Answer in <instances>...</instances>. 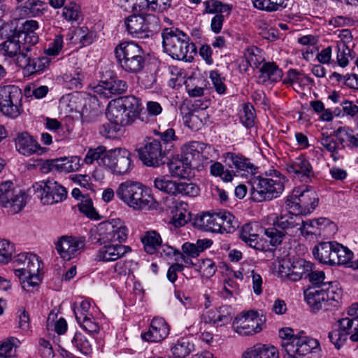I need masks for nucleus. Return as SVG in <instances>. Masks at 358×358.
Wrapping results in <instances>:
<instances>
[{
    "label": "nucleus",
    "mask_w": 358,
    "mask_h": 358,
    "mask_svg": "<svg viewBox=\"0 0 358 358\" xmlns=\"http://www.w3.org/2000/svg\"><path fill=\"white\" fill-rule=\"evenodd\" d=\"M27 266H22L14 269L15 275L22 279L26 275H37L40 263L36 255L30 254L27 261Z\"/></svg>",
    "instance_id": "58836bf2"
},
{
    "label": "nucleus",
    "mask_w": 358,
    "mask_h": 358,
    "mask_svg": "<svg viewBox=\"0 0 358 358\" xmlns=\"http://www.w3.org/2000/svg\"><path fill=\"white\" fill-rule=\"evenodd\" d=\"M231 9V5L223 4L218 0H208L205 2V10L207 13H215L216 15L224 13H229Z\"/></svg>",
    "instance_id": "3c124183"
},
{
    "label": "nucleus",
    "mask_w": 358,
    "mask_h": 358,
    "mask_svg": "<svg viewBox=\"0 0 358 358\" xmlns=\"http://www.w3.org/2000/svg\"><path fill=\"white\" fill-rule=\"evenodd\" d=\"M240 293L239 285L233 279L229 278L224 282V288L222 292V296L229 299Z\"/></svg>",
    "instance_id": "338daca9"
},
{
    "label": "nucleus",
    "mask_w": 358,
    "mask_h": 358,
    "mask_svg": "<svg viewBox=\"0 0 358 358\" xmlns=\"http://www.w3.org/2000/svg\"><path fill=\"white\" fill-rule=\"evenodd\" d=\"M38 29V22L34 20H26L21 24L17 35L23 41V49H26V52L31 51L32 47L38 43L39 37L36 33Z\"/></svg>",
    "instance_id": "2eb2a0df"
},
{
    "label": "nucleus",
    "mask_w": 358,
    "mask_h": 358,
    "mask_svg": "<svg viewBox=\"0 0 358 358\" xmlns=\"http://www.w3.org/2000/svg\"><path fill=\"white\" fill-rule=\"evenodd\" d=\"M85 244L74 238L62 236L56 243L55 248L60 257L70 260L80 253Z\"/></svg>",
    "instance_id": "a211bd4d"
},
{
    "label": "nucleus",
    "mask_w": 358,
    "mask_h": 358,
    "mask_svg": "<svg viewBox=\"0 0 358 358\" xmlns=\"http://www.w3.org/2000/svg\"><path fill=\"white\" fill-rule=\"evenodd\" d=\"M241 122L247 127L250 128L254 125L255 114L254 108L250 104H245L243 112L240 115Z\"/></svg>",
    "instance_id": "69168bd1"
},
{
    "label": "nucleus",
    "mask_w": 358,
    "mask_h": 358,
    "mask_svg": "<svg viewBox=\"0 0 358 358\" xmlns=\"http://www.w3.org/2000/svg\"><path fill=\"white\" fill-rule=\"evenodd\" d=\"M141 241L145 252L150 255L157 252L162 242L160 235L156 231H146L141 237Z\"/></svg>",
    "instance_id": "e433bc0d"
},
{
    "label": "nucleus",
    "mask_w": 358,
    "mask_h": 358,
    "mask_svg": "<svg viewBox=\"0 0 358 358\" xmlns=\"http://www.w3.org/2000/svg\"><path fill=\"white\" fill-rule=\"evenodd\" d=\"M33 187L36 196L45 205L61 202L67 196L66 188L52 180L36 183Z\"/></svg>",
    "instance_id": "f8f14e48"
},
{
    "label": "nucleus",
    "mask_w": 358,
    "mask_h": 358,
    "mask_svg": "<svg viewBox=\"0 0 358 358\" xmlns=\"http://www.w3.org/2000/svg\"><path fill=\"white\" fill-rule=\"evenodd\" d=\"M106 117L110 122L121 127L130 125L135 121L131 114L114 100L109 102Z\"/></svg>",
    "instance_id": "4be33fe9"
},
{
    "label": "nucleus",
    "mask_w": 358,
    "mask_h": 358,
    "mask_svg": "<svg viewBox=\"0 0 358 358\" xmlns=\"http://www.w3.org/2000/svg\"><path fill=\"white\" fill-rule=\"evenodd\" d=\"M319 199L316 192L306 188L303 191L294 190L292 195L286 200V207L299 214H308L317 206Z\"/></svg>",
    "instance_id": "9d476101"
},
{
    "label": "nucleus",
    "mask_w": 358,
    "mask_h": 358,
    "mask_svg": "<svg viewBox=\"0 0 358 358\" xmlns=\"http://www.w3.org/2000/svg\"><path fill=\"white\" fill-rule=\"evenodd\" d=\"M117 63L126 72L137 74L145 68L147 62L142 48L134 42H122L115 48Z\"/></svg>",
    "instance_id": "39448f33"
},
{
    "label": "nucleus",
    "mask_w": 358,
    "mask_h": 358,
    "mask_svg": "<svg viewBox=\"0 0 358 358\" xmlns=\"http://www.w3.org/2000/svg\"><path fill=\"white\" fill-rule=\"evenodd\" d=\"M22 94L16 85H8L0 87V111L11 118L18 117L22 109Z\"/></svg>",
    "instance_id": "1a4fd4ad"
},
{
    "label": "nucleus",
    "mask_w": 358,
    "mask_h": 358,
    "mask_svg": "<svg viewBox=\"0 0 358 358\" xmlns=\"http://www.w3.org/2000/svg\"><path fill=\"white\" fill-rule=\"evenodd\" d=\"M128 33L134 37L143 39L152 36L159 29V19L152 14H133L125 19Z\"/></svg>",
    "instance_id": "0eeeda50"
},
{
    "label": "nucleus",
    "mask_w": 358,
    "mask_h": 358,
    "mask_svg": "<svg viewBox=\"0 0 358 358\" xmlns=\"http://www.w3.org/2000/svg\"><path fill=\"white\" fill-rule=\"evenodd\" d=\"M273 227L264 229V234L273 246L280 244L285 234L292 235L301 229L302 218L299 213L289 210L279 216L272 214L268 217Z\"/></svg>",
    "instance_id": "7ed1b4c3"
},
{
    "label": "nucleus",
    "mask_w": 358,
    "mask_h": 358,
    "mask_svg": "<svg viewBox=\"0 0 358 358\" xmlns=\"http://www.w3.org/2000/svg\"><path fill=\"white\" fill-rule=\"evenodd\" d=\"M45 3L41 0H27L16 10L20 15L36 17L43 14Z\"/></svg>",
    "instance_id": "c9c22d12"
},
{
    "label": "nucleus",
    "mask_w": 358,
    "mask_h": 358,
    "mask_svg": "<svg viewBox=\"0 0 358 358\" xmlns=\"http://www.w3.org/2000/svg\"><path fill=\"white\" fill-rule=\"evenodd\" d=\"M169 148H162L159 140H152L138 150L141 160L147 166L157 167L165 163L164 158Z\"/></svg>",
    "instance_id": "4468645a"
},
{
    "label": "nucleus",
    "mask_w": 358,
    "mask_h": 358,
    "mask_svg": "<svg viewBox=\"0 0 358 358\" xmlns=\"http://www.w3.org/2000/svg\"><path fill=\"white\" fill-rule=\"evenodd\" d=\"M201 73L199 70L194 71L185 81V88L190 97L201 96Z\"/></svg>",
    "instance_id": "ea45409f"
},
{
    "label": "nucleus",
    "mask_w": 358,
    "mask_h": 358,
    "mask_svg": "<svg viewBox=\"0 0 358 358\" xmlns=\"http://www.w3.org/2000/svg\"><path fill=\"white\" fill-rule=\"evenodd\" d=\"M154 133L159 136V140L162 142V147H166L169 148V150L173 147L172 142L178 138L175 134V130L172 128H169L164 131L155 130Z\"/></svg>",
    "instance_id": "4d7b16f0"
},
{
    "label": "nucleus",
    "mask_w": 358,
    "mask_h": 358,
    "mask_svg": "<svg viewBox=\"0 0 358 358\" xmlns=\"http://www.w3.org/2000/svg\"><path fill=\"white\" fill-rule=\"evenodd\" d=\"M287 170L295 177L301 180H310L314 176V171L309 161L303 156L296 157L293 162L287 165Z\"/></svg>",
    "instance_id": "b1692460"
},
{
    "label": "nucleus",
    "mask_w": 358,
    "mask_h": 358,
    "mask_svg": "<svg viewBox=\"0 0 358 358\" xmlns=\"http://www.w3.org/2000/svg\"><path fill=\"white\" fill-rule=\"evenodd\" d=\"M15 144L17 151L24 156L41 155L46 150L27 132L18 133L15 138Z\"/></svg>",
    "instance_id": "dca6fc26"
},
{
    "label": "nucleus",
    "mask_w": 358,
    "mask_h": 358,
    "mask_svg": "<svg viewBox=\"0 0 358 358\" xmlns=\"http://www.w3.org/2000/svg\"><path fill=\"white\" fill-rule=\"evenodd\" d=\"M285 178L277 171L270 170L253 182L252 199L257 202L278 197L285 188Z\"/></svg>",
    "instance_id": "20e7f679"
},
{
    "label": "nucleus",
    "mask_w": 358,
    "mask_h": 358,
    "mask_svg": "<svg viewBox=\"0 0 358 358\" xmlns=\"http://www.w3.org/2000/svg\"><path fill=\"white\" fill-rule=\"evenodd\" d=\"M337 247V265L345 264L349 267L353 266L350 264V260L352 259L353 253L347 247H344L343 245L338 243L335 244Z\"/></svg>",
    "instance_id": "bf43d9fd"
},
{
    "label": "nucleus",
    "mask_w": 358,
    "mask_h": 358,
    "mask_svg": "<svg viewBox=\"0 0 358 358\" xmlns=\"http://www.w3.org/2000/svg\"><path fill=\"white\" fill-rule=\"evenodd\" d=\"M127 90V83L117 78H110L108 80L101 81L94 87V92L103 98H111L113 95H118L125 92Z\"/></svg>",
    "instance_id": "f3484780"
},
{
    "label": "nucleus",
    "mask_w": 358,
    "mask_h": 358,
    "mask_svg": "<svg viewBox=\"0 0 358 358\" xmlns=\"http://www.w3.org/2000/svg\"><path fill=\"white\" fill-rule=\"evenodd\" d=\"M80 6L74 2L66 4L62 12V16L67 21L78 22L80 18Z\"/></svg>",
    "instance_id": "13d9d810"
},
{
    "label": "nucleus",
    "mask_w": 358,
    "mask_h": 358,
    "mask_svg": "<svg viewBox=\"0 0 358 358\" xmlns=\"http://www.w3.org/2000/svg\"><path fill=\"white\" fill-rule=\"evenodd\" d=\"M355 54L348 45L337 44V63L341 67H345L349 64V59H353Z\"/></svg>",
    "instance_id": "49530a36"
},
{
    "label": "nucleus",
    "mask_w": 358,
    "mask_h": 358,
    "mask_svg": "<svg viewBox=\"0 0 358 358\" xmlns=\"http://www.w3.org/2000/svg\"><path fill=\"white\" fill-rule=\"evenodd\" d=\"M114 224L109 222L99 223L90 230V239L93 244H107L113 241Z\"/></svg>",
    "instance_id": "5701e85b"
},
{
    "label": "nucleus",
    "mask_w": 358,
    "mask_h": 358,
    "mask_svg": "<svg viewBox=\"0 0 358 358\" xmlns=\"http://www.w3.org/2000/svg\"><path fill=\"white\" fill-rule=\"evenodd\" d=\"M106 154H108V151L103 146H98L94 149L91 148L87 151L84 162L87 164H92L96 161L100 166H103V164L101 162Z\"/></svg>",
    "instance_id": "864d4df0"
},
{
    "label": "nucleus",
    "mask_w": 358,
    "mask_h": 358,
    "mask_svg": "<svg viewBox=\"0 0 358 358\" xmlns=\"http://www.w3.org/2000/svg\"><path fill=\"white\" fill-rule=\"evenodd\" d=\"M331 242H323L316 245L313 250V254L320 262L329 264L330 262V255L333 245Z\"/></svg>",
    "instance_id": "37998d69"
},
{
    "label": "nucleus",
    "mask_w": 358,
    "mask_h": 358,
    "mask_svg": "<svg viewBox=\"0 0 358 358\" xmlns=\"http://www.w3.org/2000/svg\"><path fill=\"white\" fill-rule=\"evenodd\" d=\"M200 150L201 146L199 142H190L181 148L182 157L194 168L197 167L199 165Z\"/></svg>",
    "instance_id": "72a5a7b5"
},
{
    "label": "nucleus",
    "mask_w": 358,
    "mask_h": 358,
    "mask_svg": "<svg viewBox=\"0 0 358 358\" xmlns=\"http://www.w3.org/2000/svg\"><path fill=\"white\" fill-rule=\"evenodd\" d=\"M20 280L22 289L27 292H33L41 281L38 275H26Z\"/></svg>",
    "instance_id": "052dcab7"
},
{
    "label": "nucleus",
    "mask_w": 358,
    "mask_h": 358,
    "mask_svg": "<svg viewBox=\"0 0 358 358\" xmlns=\"http://www.w3.org/2000/svg\"><path fill=\"white\" fill-rule=\"evenodd\" d=\"M169 334V327L162 317H154L148 331L141 334L143 340L148 342H160Z\"/></svg>",
    "instance_id": "6ab92c4d"
},
{
    "label": "nucleus",
    "mask_w": 358,
    "mask_h": 358,
    "mask_svg": "<svg viewBox=\"0 0 358 358\" xmlns=\"http://www.w3.org/2000/svg\"><path fill=\"white\" fill-rule=\"evenodd\" d=\"M221 217L220 221V233H232L238 227V222L235 217L229 212H220Z\"/></svg>",
    "instance_id": "c03bdc74"
},
{
    "label": "nucleus",
    "mask_w": 358,
    "mask_h": 358,
    "mask_svg": "<svg viewBox=\"0 0 358 358\" xmlns=\"http://www.w3.org/2000/svg\"><path fill=\"white\" fill-rule=\"evenodd\" d=\"M241 358H279V353L274 346L257 343L248 348L243 352Z\"/></svg>",
    "instance_id": "393cba45"
},
{
    "label": "nucleus",
    "mask_w": 358,
    "mask_h": 358,
    "mask_svg": "<svg viewBox=\"0 0 358 358\" xmlns=\"http://www.w3.org/2000/svg\"><path fill=\"white\" fill-rule=\"evenodd\" d=\"M265 320L258 312L250 310L236 316L233 322L234 330L241 336L254 335L262 330Z\"/></svg>",
    "instance_id": "ddd939ff"
},
{
    "label": "nucleus",
    "mask_w": 358,
    "mask_h": 358,
    "mask_svg": "<svg viewBox=\"0 0 358 358\" xmlns=\"http://www.w3.org/2000/svg\"><path fill=\"white\" fill-rule=\"evenodd\" d=\"M23 41L18 38L17 35L13 38L6 40L0 43V51L3 52L4 56L15 59L20 54L26 52V49H23Z\"/></svg>",
    "instance_id": "7c9ffc66"
},
{
    "label": "nucleus",
    "mask_w": 358,
    "mask_h": 358,
    "mask_svg": "<svg viewBox=\"0 0 358 358\" xmlns=\"http://www.w3.org/2000/svg\"><path fill=\"white\" fill-rule=\"evenodd\" d=\"M115 193L121 201L134 210L149 209L154 202L150 189L138 181L127 180L121 182Z\"/></svg>",
    "instance_id": "f03ea898"
},
{
    "label": "nucleus",
    "mask_w": 358,
    "mask_h": 358,
    "mask_svg": "<svg viewBox=\"0 0 358 358\" xmlns=\"http://www.w3.org/2000/svg\"><path fill=\"white\" fill-rule=\"evenodd\" d=\"M164 52L173 59L190 62L196 54V47L189 37L176 27L165 28L162 33Z\"/></svg>",
    "instance_id": "f257e3e1"
},
{
    "label": "nucleus",
    "mask_w": 358,
    "mask_h": 358,
    "mask_svg": "<svg viewBox=\"0 0 358 358\" xmlns=\"http://www.w3.org/2000/svg\"><path fill=\"white\" fill-rule=\"evenodd\" d=\"M169 171L172 176L180 178H185L189 176V170L194 168L183 158L180 159L178 157H173L168 163Z\"/></svg>",
    "instance_id": "473e14b6"
},
{
    "label": "nucleus",
    "mask_w": 358,
    "mask_h": 358,
    "mask_svg": "<svg viewBox=\"0 0 358 358\" xmlns=\"http://www.w3.org/2000/svg\"><path fill=\"white\" fill-rule=\"evenodd\" d=\"M303 294L306 301L313 311H317L324 307L326 308L324 291L322 288L309 287L304 291Z\"/></svg>",
    "instance_id": "cd10ccee"
},
{
    "label": "nucleus",
    "mask_w": 358,
    "mask_h": 358,
    "mask_svg": "<svg viewBox=\"0 0 358 358\" xmlns=\"http://www.w3.org/2000/svg\"><path fill=\"white\" fill-rule=\"evenodd\" d=\"M71 343L83 355H88L92 352L90 343L87 338L80 332L75 334Z\"/></svg>",
    "instance_id": "8fccbe9b"
},
{
    "label": "nucleus",
    "mask_w": 358,
    "mask_h": 358,
    "mask_svg": "<svg viewBox=\"0 0 358 358\" xmlns=\"http://www.w3.org/2000/svg\"><path fill=\"white\" fill-rule=\"evenodd\" d=\"M313 264L303 259L293 260L291 265L290 280L295 282L306 278L313 269Z\"/></svg>",
    "instance_id": "c756f323"
},
{
    "label": "nucleus",
    "mask_w": 358,
    "mask_h": 358,
    "mask_svg": "<svg viewBox=\"0 0 358 358\" xmlns=\"http://www.w3.org/2000/svg\"><path fill=\"white\" fill-rule=\"evenodd\" d=\"M27 202V194L16 187L11 181L0 184V206L6 213L15 215L20 212Z\"/></svg>",
    "instance_id": "6e6552de"
},
{
    "label": "nucleus",
    "mask_w": 358,
    "mask_h": 358,
    "mask_svg": "<svg viewBox=\"0 0 358 358\" xmlns=\"http://www.w3.org/2000/svg\"><path fill=\"white\" fill-rule=\"evenodd\" d=\"M223 157L227 165L230 168L234 167L237 172L251 175L256 173L257 167L251 163L248 158L241 154L229 152L224 154Z\"/></svg>",
    "instance_id": "412c9836"
},
{
    "label": "nucleus",
    "mask_w": 358,
    "mask_h": 358,
    "mask_svg": "<svg viewBox=\"0 0 358 358\" xmlns=\"http://www.w3.org/2000/svg\"><path fill=\"white\" fill-rule=\"evenodd\" d=\"M193 345L191 344L187 338H182L172 348L171 350L174 356L178 358H184L192 351Z\"/></svg>",
    "instance_id": "5fc2aeb1"
},
{
    "label": "nucleus",
    "mask_w": 358,
    "mask_h": 358,
    "mask_svg": "<svg viewBox=\"0 0 358 358\" xmlns=\"http://www.w3.org/2000/svg\"><path fill=\"white\" fill-rule=\"evenodd\" d=\"M63 47V38L62 36H56L54 40L45 48V56H57Z\"/></svg>",
    "instance_id": "774afa93"
},
{
    "label": "nucleus",
    "mask_w": 358,
    "mask_h": 358,
    "mask_svg": "<svg viewBox=\"0 0 358 358\" xmlns=\"http://www.w3.org/2000/svg\"><path fill=\"white\" fill-rule=\"evenodd\" d=\"M14 252L13 245L7 240L0 241V262L7 263Z\"/></svg>",
    "instance_id": "0e129e2a"
},
{
    "label": "nucleus",
    "mask_w": 358,
    "mask_h": 358,
    "mask_svg": "<svg viewBox=\"0 0 358 358\" xmlns=\"http://www.w3.org/2000/svg\"><path fill=\"white\" fill-rule=\"evenodd\" d=\"M283 358H319V341L301 331L283 344Z\"/></svg>",
    "instance_id": "423d86ee"
},
{
    "label": "nucleus",
    "mask_w": 358,
    "mask_h": 358,
    "mask_svg": "<svg viewBox=\"0 0 358 358\" xmlns=\"http://www.w3.org/2000/svg\"><path fill=\"white\" fill-rule=\"evenodd\" d=\"M286 0H252L254 6L259 10L275 11L286 7Z\"/></svg>",
    "instance_id": "a18cd8bd"
},
{
    "label": "nucleus",
    "mask_w": 358,
    "mask_h": 358,
    "mask_svg": "<svg viewBox=\"0 0 358 358\" xmlns=\"http://www.w3.org/2000/svg\"><path fill=\"white\" fill-rule=\"evenodd\" d=\"M201 101H196L194 103L187 108V112L182 117L185 125L194 131H199L201 129Z\"/></svg>",
    "instance_id": "bb28decb"
},
{
    "label": "nucleus",
    "mask_w": 358,
    "mask_h": 358,
    "mask_svg": "<svg viewBox=\"0 0 358 358\" xmlns=\"http://www.w3.org/2000/svg\"><path fill=\"white\" fill-rule=\"evenodd\" d=\"M131 152L126 149H115L108 151L101 163L117 176L129 173L134 167Z\"/></svg>",
    "instance_id": "9b49d317"
},
{
    "label": "nucleus",
    "mask_w": 358,
    "mask_h": 358,
    "mask_svg": "<svg viewBox=\"0 0 358 358\" xmlns=\"http://www.w3.org/2000/svg\"><path fill=\"white\" fill-rule=\"evenodd\" d=\"M20 341L11 337L6 341L0 343V357L10 358L15 355L16 348L20 345Z\"/></svg>",
    "instance_id": "09e8293b"
},
{
    "label": "nucleus",
    "mask_w": 358,
    "mask_h": 358,
    "mask_svg": "<svg viewBox=\"0 0 358 358\" xmlns=\"http://www.w3.org/2000/svg\"><path fill=\"white\" fill-rule=\"evenodd\" d=\"M318 141L327 151L331 152V156L334 157V160H336V158L334 157V152L338 148V143L334 138L325 133H322Z\"/></svg>",
    "instance_id": "680f3d73"
},
{
    "label": "nucleus",
    "mask_w": 358,
    "mask_h": 358,
    "mask_svg": "<svg viewBox=\"0 0 358 358\" xmlns=\"http://www.w3.org/2000/svg\"><path fill=\"white\" fill-rule=\"evenodd\" d=\"M348 333L340 331L337 327L329 333L328 337L337 349L344 345L348 339Z\"/></svg>",
    "instance_id": "e2e57ef3"
},
{
    "label": "nucleus",
    "mask_w": 358,
    "mask_h": 358,
    "mask_svg": "<svg viewBox=\"0 0 358 358\" xmlns=\"http://www.w3.org/2000/svg\"><path fill=\"white\" fill-rule=\"evenodd\" d=\"M131 251L129 246L120 244H105L96 252L95 260L98 262H113L122 257Z\"/></svg>",
    "instance_id": "aec40b11"
},
{
    "label": "nucleus",
    "mask_w": 358,
    "mask_h": 358,
    "mask_svg": "<svg viewBox=\"0 0 358 358\" xmlns=\"http://www.w3.org/2000/svg\"><path fill=\"white\" fill-rule=\"evenodd\" d=\"M71 195L80 202L78 204L79 210L87 217L92 219H98L99 214L93 206V202L89 194L84 193L78 188H74L71 192Z\"/></svg>",
    "instance_id": "a878e982"
},
{
    "label": "nucleus",
    "mask_w": 358,
    "mask_h": 358,
    "mask_svg": "<svg viewBox=\"0 0 358 358\" xmlns=\"http://www.w3.org/2000/svg\"><path fill=\"white\" fill-rule=\"evenodd\" d=\"M28 52H24V53L20 54L15 61L16 65L22 68L24 73L31 76L33 75L34 58L29 55Z\"/></svg>",
    "instance_id": "6e6d98bb"
},
{
    "label": "nucleus",
    "mask_w": 358,
    "mask_h": 358,
    "mask_svg": "<svg viewBox=\"0 0 358 358\" xmlns=\"http://www.w3.org/2000/svg\"><path fill=\"white\" fill-rule=\"evenodd\" d=\"M124 110H127L131 116L136 120L138 116L140 110V100L134 96H125L117 99H114Z\"/></svg>",
    "instance_id": "4c0bfd02"
},
{
    "label": "nucleus",
    "mask_w": 358,
    "mask_h": 358,
    "mask_svg": "<svg viewBox=\"0 0 358 358\" xmlns=\"http://www.w3.org/2000/svg\"><path fill=\"white\" fill-rule=\"evenodd\" d=\"M131 4L133 12L136 13H146L148 11L162 13L158 0H126Z\"/></svg>",
    "instance_id": "f704fd0d"
},
{
    "label": "nucleus",
    "mask_w": 358,
    "mask_h": 358,
    "mask_svg": "<svg viewBox=\"0 0 358 358\" xmlns=\"http://www.w3.org/2000/svg\"><path fill=\"white\" fill-rule=\"evenodd\" d=\"M260 75L258 82L265 83L266 81L278 82L282 78L281 69L273 62H266L259 69Z\"/></svg>",
    "instance_id": "2f4dec72"
},
{
    "label": "nucleus",
    "mask_w": 358,
    "mask_h": 358,
    "mask_svg": "<svg viewBox=\"0 0 358 358\" xmlns=\"http://www.w3.org/2000/svg\"><path fill=\"white\" fill-rule=\"evenodd\" d=\"M154 186L156 189L169 194H178L181 189L178 183L164 177L156 178L154 180Z\"/></svg>",
    "instance_id": "79ce46f5"
},
{
    "label": "nucleus",
    "mask_w": 358,
    "mask_h": 358,
    "mask_svg": "<svg viewBox=\"0 0 358 358\" xmlns=\"http://www.w3.org/2000/svg\"><path fill=\"white\" fill-rule=\"evenodd\" d=\"M201 241L198 240L196 244H194L189 242H185L182 246V250L185 257H187L189 259V264L192 266H196V264L194 263L191 258H196L199 256L201 250Z\"/></svg>",
    "instance_id": "de8ad7c7"
},
{
    "label": "nucleus",
    "mask_w": 358,
    "mask_h": 358,
    "mask_svg": "<svg viewBox=\"0 0 358 358\" xmlns=\"http://www.w3.org/2000/svg\"><path fill=\"white\" fill-rule=\"evenodd\" d=\"M220 212H203V229L211 232H220Z\"/></svg>",
    "instance_id": "a19ab883"
},
{
    "label": "nucleus",
    "mask_w": 358,
    "mask_h": 358,
    "mask_svg": "<svg viewBox=\"0 0 358 358\" xmlns=\"http://www.w3.org/2000/svg\"><path fill=\"white\" fill-rule=\"evenodd\" d=\"M224 309H226L227 310H230L229 307H222L220 308V311L217 313V311L214 310H208L206 313V315L204 317L205 322L206 323H210L211 322H213L215 323L216 322H222L223 323H227L229 322L231 319V313L229 311H227L226 315L221 314V312H224Z\"/></svg>",
    "instance_id": "603ef678"
},
{
    "label": "nucleus",
    "mask_w": 358,
    "mask_h": 358,
    "mask_svg": "<svg viewBox=\"0 0 358 358\" xmlns=\"http://www.w3.org/2000/svg\"><path fill=\"white\" fill-rule=\"evenodd\" d=\"M262 231L263 229L257 223L245 224L242 227L240 238L249 246L259 249L258 239L259 232H262Z\"/></svg>",
    "instance_id": "c85d7f7f"
}]
</instances>
